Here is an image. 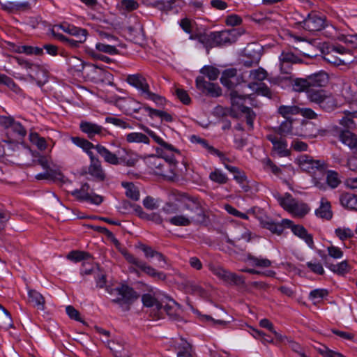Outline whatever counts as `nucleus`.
<instances>
[{
  "label": "nucleus",
  "instance_id": "8fccbe9b",
  "mask_svg": "<svg viewBox=\"0 0 357 357\" xmlns=\"http://www.w3.org/2000/svg\"><path fill=\"white\" fill-rule=\"evenodd\" d=\"M209 178L211 181L219 184H225L227 182V176L220 170L216 169L210 173Z\"/></svg>",
  "mask_w": 357,
  "mask_h": 357
},
{
  "label": "nucleus",
  "instance_id": "cd10ccee",
  "mask_svg": "<svg viewBox=\"0 0 357 357\" xmlns=\"http://www.w3.org/2000/svg\"><path fill=\"white\" fill-rule=\"evenodd\" d=\"M27 76L31 79L37 82L39 86H43L47 82V74L45 70L38 66V70H32L28 72Z\"/></svg>",
  "mask_w": 357,
  "mask_h": 357
},
{
  "label": "nucleus",
  "instance_id": "7c9ffc66",
  "mask_svg": "<svg viewBox=\"0 0 357 357\" xmlns=\"http://www.w3.org/2000/svg\"><path fill=\"white\" fill-rule=\"evenodd\" d=\"M331 207L330 202L326 199L322 198L320 206L315 211L316 215L326 220L331 219L333 213Z\"/></svg>",
  "mask_w": 357,
  "mask_h": 357
},
{
  "label": "nucleus",
  "instance_id": "9d476101",
  "mask_svg": "<svg viewBox=\"0 0 357 357\" xmlns=\"http://www.w3.org/2000/svg\"><path fill=\"white\" fill-rule=\"evenodd\" d=\"M196 86L203 93L212 97H218L222 94V90L218 84L206 81L202 76L197 77Z\"/></svg>",
  "mask_w": 357,
  "mask_h": 357
},
{
  "label": "nucleus",
  "instance_id": "b1692460",
  "mask_svg": "<svg viewBox=\"0 0 357 357\" xmlns=\"http://www.w3.org/2000/svg\"><path fill=\"white\" fill-rule=\"evenodd\" d=\"M163 311L165 312L171 319H176L178 316L179 305L174 300L169 299L166 304L162 305L161 313L157 312V316L160 317L162 315Z\"/></svg>",
  "mask_w": 357,
  "mask_h": 357
},
{
  "label": "nucleus",
  "instance_id": "412c9836",
  "mask_svg": "<svg viewBox=\"0 0 357 357\" xmlns=\"http://www.w3.org/2000/svg\"><path fill=\"white\" fill-rule=\"evenodd\" d=\"M261 224L264 228L270 230L272 233L280 234L282 233L285 226L291 227L292 222L289 220L284 219L281 223H278L268 220L261 222Z\"/></svg>",
  "mask_w": 357,
  "mask_h": 357
},
{
  "label": "nucleus",
  "instance_id": "0eeeda50",
  "mask_svg": "<svg viewBox=\"0 0 357 357\" xmlns=\"http://www.w3.org/2000/svg\"><path fill=\"white\" fill-rule=\"evenodd\" d=\"M208 268L215 276L225 283L234 285H241L245 283L243 276L231 273L218 264H210Z\"/></svg>",
  "mask_w": 357,
  "mask_h": 357
},
{
  "label": "nucleus",
  "instance_id": "0e129e2a",
  "mask_svg": "<svg viewBox=\"0 0 357 357\" xmlns=\"http://www.w3.org/2000/svg\"><path fill=\"white\" fill-rule=\"evenodd\" d=\"M306 266L314 273L318 275H323L324 273V269L321 263L316 261H308L307 262Z\"/></svg>",
  "mask_w": 357,
  "mask_h": 357
},
{
  "label": "nucleus",
  "instance_id": "bf43d9fd",
  "mask_svg": "<svg viewBox=\"0 0 357 357\" xmlns=\"http://www.w3.org/2000/svg\"><path fill=\"white\" fill-rule=\"evenodd\" d=\"M13 59H15L17 63L21 66L22 68L26 69L28 72L32 71V70H38V65L29 62V61L24 60L23 58L21 57H13Z\"/></svg>",
  "mask_w": 357,
  "mask_h": 357
},
{
  "label": "nucleus",
  "instance_id": "680f3d73",
  "mask_svg": "<svg viewBox=\"0 0 357 357\" xmlns=\"http://www.w3.org/2000/svg\"><path fill=\"white\" fill-rule=\"evenodd\" d=\"M193 138L196 140L197 142L201 144L204 148L208 149L209 152H211L213 154H215L218 155L219 157L222 156V153L220 152L218 149H215L214 147L210 146L208 142L200 137H197L196 136H193Z\"/></svg>",
  "mask_w": 357,
  "mask_h": 357
},
{
  "label": "nucleus",
  "instance_id": "3c124183",
  "mask_svg": "<svg viewBox=\"0 0 357 357\" xmlns=\"http://www.w3.org/2000/svg\"><path fill=\"white\" fill-rule=\"evenodd\" d=\"M289 212L296 216L303 217L307 213L308 208L305 204H298L296 202Z\"/></svg>",
  "mask_w": 357,
  "mask_h": 357
},
{
  "label": "nucleus",
  "instance_id": "58836bf2",
  "mask_svg": "<svg viewBox=\"0 0 357 357\" xmlns=\"http://www.w3.org/2000/svg\"><path fill=\"white\" fill-rule=\"evenodd\" d=\"M278 113L286 119H290V116L300 113V108L296 105H282L278 108Z\"/></svg>",
  "mask_w": 357,
  "mask_h": 357
},
{
  "label": "nucleus",
  "instance_id": "423d86ee",
  "mask_svg": "<svg viewBox=\"0 0 357 357\" xmlns=\"http://www.w3.org/2000/svg\"><path fill=\"white\" fill-rule=\"evenodd\" d=\"M127 82L132 86L141 91V93L147 99L151 100L157 104L162 103V98L149 90V85L146 78L140 74L130 75L127 77Z\"/></svg>",
  "mask_w": 357,
  "mask_h": 357
},
{
  "label": "nucleus",
  "instance_id": "9b49d317",
  "mask_svg": "<svg viewBox=\"0 0 357 357\" xmlns=\"http://www.w3.org/2000/svg\"><path fill=\"white\" fill-rule=\"evenodd\" d=\"M300 167L305 172H311L314 169H325L327 166L324 161L316 160L312 157L303 155L298 158Z\"/></svg>",
  "mask_w": 357,
  "mask_h": 357
},
{
  "label": "nucleus",
  "instance_id": "aec40b11",
  "mask_svg": "<svg viewBox=\"0 0 357 357\" xmlns=\"http://www.w3.org/2000/svg\"><path fill=\"white\" fill-rule=\"evenodd\" d=\"M302 59L290 52H282L280 56V69L284 73H288L289 65L298 63Z\"/></svg>",
  "mask_w": 357,
  "mask_h": 357
},
{
  "label": "nucleus",
  "instance_id": "c85d7f7f",
  "mask_svg": "<svg viewBox=\"0 0 357 357\" xmlns=\"http://www.w3.org/2000/svg\"><path fill=\"white\" fill-rule=\"evenodd\" d=\"M340 141L357 153V136L349 130H344L340 135Z\"/></svg>",
  "mask_w": 357,
  "mask_h": 357
},
{
  "label": "nucleus",
  "instance_id": "a211bd4d",
  "mask_svg": "<svg viewBox=\"0 0 357 357\" xmlns=\"http://www.w3.org/2000/svg\"><path fill=\"white\" fill-rule=\"evenodd\" d=\"M137 248L144 252L146 259L156 257L158 262L160 264V266L161 268H164V264H167L166 257L161 252L153 250L151 247L143 243H139Z\"/></svg>",
  "mask_w": 357,
  "mask_h": 357
},
{
  "label": "nucleus",
  "instance_id": "1a4fd4ad",
  "mask_svg": "<svg viewBox=\"0 0 357 357\" xmlns=\"http://www.w3.org/2000/svg\"><path fill=\"white\" fill-rule=\"evenodd\" d=\"M72 195L79 201L87 202L96 205L100 204L103 201L102 196L91 192L90 185L87 183L82 184L80 189L73 191Z\"/></svg>",
  "mask_w": 357,
  "mask_h": 357
},
{
  "label": "nucleus",
  "instance_id": "f8f14e48",
  "mask_svg": "<svg viewBox=\"0 0 357 357\" xmlns=\"http://www.w3.org/2000/svg\"><path fill=\"white\" fill-rule=\"evenodd\" d=\"M184 208L189 211L188 215H195L199 218L198 222L204 221V212L197 198L188 197L184 203Z\"/></svg>",
  "mask_w": 357,
  "mask_h": 357
},
{
  "label": "nucleus",
  "instance_id": "c756f323",
  "mask_svg": "<svg viewBox=\"0 0 357 357\" xmlns=\"http://www.w3.org/2000/svg\"><path fill=\"white\" fill-rule=\"evenodd\" d=\"M199 218L195 215H175L170 219L169 222L175 226H188L191 222H199Z\"/></svg>",
  "mask_w": 357,
  "mask_h": 357
},
{
  "label": "nucleus",
  "instance_id": "4c0bfd02",
  "mask_svg": "<svg viewBox=\"0 0 357 357\" xmlns=\"http://www.w3.org/2000/svg\"><path fill=\"white\" fill-rule=\"evenodd\" d=\"M275 132L281 137L294 135L292 120L286 119L284 121L282 122L280 126L275 129Z\"/></svg>",
  "mask_w": 357,
  "mask_h": 357
},
{
  "label": "nucleus",
  "instance_id": "72a5a7b5",
  "mask_svg": "<svg viewBox=\"0 0 357 357\" xmlns=\"http://www.w3.org/2000/svg\"><path fill=\"white\" fill-rule=\"evenodd\" d=\"M126 140L128 143H143L145 144L150 143L149 138L147 135L137 132L127 134L126 135Z\"/></svg>",
  "mask_w": 357,
  "mask_h": 357
},
{
  "label": "nucleus",
  "instance_id": "e2e57ef3",
  "mask_svg": "<svg viewBox=\"0 0 357 357\" xmlns=\"http://www.w3.org/2000/svg\"><path fill=\"white\" fill-rule=\"evenodd\" d=\"M242 113L245 114L246 123L250 127V129L253 128V121L255 119V113L249 107H243Z\"/></svg>",
  "mask_w": 357,
  "mask_h": 357
},
{
  "label": "nucleus",
  "instance_id": "a878e982",
  "mask_svg": "<svg viewBox=\"0 0 357 357\" xmlns=\"http://www.w3.org/2000/svg\"><path fill=\"white\" fill-rule=\"evenodd\" d=\"M182 284L186 293L197 295L203 298L207 296L206 291L192 280H186Z\"/></svg>",
  "mask_w": 357,
  "mask_h": 357
},
{
  "label": "nucleus",
  "instance_id": "6e6552de",
  "mask_svg": "<svg viewBox=\"0 0 357 357\" xmlns=\"http://www.w3.org/2000/svg\"><path fill=\"white\" fill-rule=\"evenodd\" d=\"M297 24L310 32L319 31L326 26V17L316 13H310L303 21Z\"/></svg>",
  "mask_w": 357,
  "mask_h": 357
},
{
  "label": "nucleus",
  "instance_id": "79ce46f5",
  "mask_svg": "<svg viewBox=\"0 0 357 357\" xmlns=\"http://www.w3.org/2000/svg\"><path fill=\"white\" fill-rule=\"evenodd\" d=\"M126 189V195L130 199L137 201L139 199V192L137 188L132 183H122Z\"/></svg>",
  "mask_w": 357,
  "mask_h": 357
},
{
  "label": "nucleus",
  "instance_id": "f257e3e1",
  "mask_svg": "<svg viewBox=\"0 0 357 357\" xmlns=\"http://www.w3.org/2000/svg\"><path fill=\"white\" fill-rule=\"evenodd\" d=\"M20 141L5 139L0 144V156L11 162L24 163L31 155L30 149L22 144Z\"/></svg>",
  "mask_w": 357,
  "mask_h": 357
},
{
  "label": "nucleus",
  "instance_id": "20e7f679",
  "mask_svg": "<svg viewBox=\"0 0 357 357\" xmlns=\"http://www.w3.org/2000/svg\"><path fill=\"white\" fill-rule=\"evenodd\" d=\"M0 126L6 130V139L21 141L26 135L25 128L10 116H0Z\"/></svg>",
  "mask_w": 357,
  "mask_h": 357
},
{
  "label": "nucleus",
  "instance_id": "f03ea898",
  "mask_svg": "<svg viewBox=\"0 0 357 357\" xmlns=\"http://www.w3.org/2000/svg\"><path fill=\"white\" fill-rule=\"evenodd\" d=\"M121 253L126 260L132 265L129 268L130 272L139 275V271H141L154 279L162 281L166 280L167 275L165 273L156 270L146 261L135 257L126 250H122Z\"/></svg>",
  "mask_w": 357,
  "mask_h": 357
},
{
  "label": "nucleus",
  "instance_id": "ddd939ff",
  "mask_svg": "<svg viewBox=\"0 0 357 357\" xmlns=\"http://www.w3.org/2000/svg\"><path fill=\"white\" fill-rule=\"evenodd\" d=\"M267 139L273 144V150L276 152L280 157L289 156L291 153L287 149V143L282 137H279L276 135H268Z\"/></svg>",
  "mask_w": 357,
  "mask_h": 357
},
{
  "label": "nucleus",
  "instance_id": "603ef678",
  "mask_svg": "<svg viewBox=\"0 0 357 357\" xmlns=\"http://www.w3.org/2000/svg\"><path fill=\"white\" fill-rule=\"evenodd\" d=\"M91 257L90 254L82 251H72L68 253V259L74 261H80L83 259H88Z\"/></svg>",
  "mask_w": 357,
  "mask_h": 357
},
{
  "label": "nucleus",
  "instance_id": "052dcab7",
  "mask_svg": "<svg viewBox=\"0 0 357 357\" xmlns=\"http://www.w3.org/2000/svg\"><path fill=\"white\" fill-rule=\"evenodd\" d=\"M337 236L342 241L353 237L354 233L349 228H337L335 231Z\"/></svg>",
  "mask_w": 357,
  "mask_h": 357
},
{
  "label": "nucleus",
  "instance_id": "dca6fc26",
  "mask_svg": "<svg viewBox=\"0 0 357 357\" xmlns=\"http://www.w3.org/2000/svg\"><path fill=\"white\" fill-rule=\"evenodd\" d=\"M1 8L8 13L25 11L30 8V3L28 1L15 2L8 0H0Z\"/></svg>",
  "mask_w": 357,
  "mask_h": 357
},
{
  "label": "nucleus",
  "instance_id": "4d7b16f0",
  "mask_svg": "<svg viewBox=\"0 0 357 357\" xmlns=\"http://www.w3.org/2000/svg\"><path fill=\"white\" fill-rule=\"evenodd\" d=\"M72 141L74 144L82 148L85 151H88V149H95L96 147V146L89 141L78 137H73Z\"/></svg>",
  "mask_w": 357,
  "mask_h": 357
},
{
  "label": "nucleus",
  "instance_id": "4be33fe9",
  "mask_svg": "<svg viewBox=\"0 0 357 357\" xmlns=\"http://www.w3.org/2000/svg\"><path fill=\"white\" fill-rule=\"evenodd\" d=\"M88 173L96 180L102 181L105 178V174L102 168L99 159H93L88 168Z\"/></svg>",
  "mask_w": 357,
  "mask_h": 357
},
{
  "label": "nucleus",
  "instance_id": "6ab92c4d",
  "mask_svg": "<svg viewBox=\"0 0 357 357\" xmlns=\"http://www.w3.org/2000/svg\"><path fill=\"white\" fill-rule=\"evenodd\" d=\"M230 100L231 103V115L234 117L236 116L234 112L236 110L243 112V107H246L243 105V102L247 98L248 96L241 95L235 90H232L230 92Z\"/></svg>",
  "mask_w": 357,
  "mask_h": 357
},
{
  "label": "nucleus",
  "instance_id": "a19ab883",
  "mask_svg": "<svg viewBox=\"0 0 357 357\" xmlns=\"http://www.w3.org/2000/svg\"><path fill=\"white\" fill-rule=\"evenodd\" d=\"M293 89L296 92L306 91L308 93L310 90L307 78H296L293 82Z\"/></svg>",
  "mask_w": 357,
  "mask_h": 357
},
{
  "label": "nucleus",
  "instance_id": "e433bc0d",
  "mask_svg": "<svg viewBox=\"0 0 357 357\" xmlns=\"http://www.w3.org/2000/svg\"><path fill=\"white\" fill-rule=\"evenodd\" d=\"M325 264L331 271L340 275H344L349 270V266L347 261H343L337 264H332L328 263L326 259Z\"/></svg>",
  "mask_w": 357,
  "mask_h": 357
},
{
  "label": "nucleus",
  "instance_id": "7ed1b4c3",
  "mask_svg": "<svg viewBox=\"0 0 357 357\" xmlns=\"http://www.w3.org/2000/svg\"><path fill=\"white\" fill-rule=\"evenodd\" d=\"M307 98L310 102L317 104L322 109L331 112L337 107L334 96L323 89H310Z\"/></svg>",
  "mask_w": 357,
  "mask_h": 357
},
{
  "label": "nucleus",
  "instance_id": "864d4df0",
  "mask_svg": "<svg viewBox=\"0 0 357 357\" xmlns=\"http://www.w3.org/2000/svg\"><path fill=\"white\" fill-rule=\"evenodd\" d=\"M296 201L291 197L290 194H286L284 197L279 199L280 204L287 211H290L294 206V204Z\"/></svg>",
  "mask_w": 357,
  "mask_h": 357
},
{
  "label": "nucleus",
  "instance_id": "2f4dec72",
  "mask_svg": "<svg viewBox=\"0 0 357 357\" xmlns=\"http://www.w3.org/2000/svg\"><path fill=\"white\" fill-rule=\"evenodd\" d=\"M107 347L112 351L115 357H130L128 351L124 346L114 340L107 341Z\"/></svg>",
  "mask_w": 357,
  "mask_h": 357
},
{
  "label": "nucleus",
  "instance_id": "f704fd0d",
  "mask_svg": "<svg viewBox=\"0 0 357 357\" xmlns=\"http://www.w3.org/2000/svg\"><path fill=\"white\" fill-rule=\"evenodd\" d=\"M116 43H110L104 42H99L96 44V50L98 52L106 53L110 55L117 54L119 53L116 47Z\"/></svg>",
  "mask_w": 357,
  "mask_h": 357
},
{
  "label": "nucleus",
  "instance_id": "c03bdc74",
  "mask_svg": "<svg viewBox=\"0 0 357 357\" xmlns=\"http://www.w3.org/2000/svg\"><path fill=\"white\" fill-rule=\"evenodd\" d=\"M326 183L331 188H337L341 183L338 173L335 171L328 170L326 172Z\"/></svg>",
  "mask_w": 357,
  "mask_h": 357
},
{
  "label": "nucleus",
  "instance_id": "09e8293b",
  "mask_svg": "<svg viewBox=\"0 0 357 357\" xmlns=\"http://www.w3.org/2000/svg\"><path fill=\"white\" fill-rule=\"evenodd\" d=\"M271 13L257 12L252 15V20L261 24H268L272 19L269 16Z\"/></svg>",
  "mask_w": 357,
  "mask_h": 357
},
{
  "label": "nucleus",
  "instance_id": "ea45409f",
  "mask_svg": "<svg viewBox=\"0 0 357 357\" xmlns=\"http://www.w3.org/2000/svg\"><path fill=\"white\" fill-rule=\"evenodd\" d=\"M29 137L30 142L35 144L39 150L44 151L47 149V142L45 139L40 137L37 132H30Z\"/></svg>",
  "mask_w": 357,
  "mask_h": 357
},
{
  "label": "nucleus",
  "instance_id": "f3484780",
  "mask_svg": "<svg viewBox=\"0 0 357 357\" xmlns=\"http://www.w3.org/2000/svg\"><path fill=\"white\" fill-rule=\"evenodd\" d=\"M307 78L310 89L325 86L328 84L329 79L328 74L324 71H319L312 74L308 75Z\"/></svg>",
  "mask_w": 357,
  "mask_h": 357
},
{
  "label": "nucleus",
  "instance_id": "bb28decb",
  "mask_svg": "<svg viewBox=\"0 0 357 357\" xmlns=\"http://www.w3.org/2000/svg\"><path fill=\"white\" fill-rule=\"evenodd\" d=\"M28 302L34 307H37L38 310H43L45 309V298L40 293L34 289L29 290Z\"/></svg>",
  "mask_w": 357,
  "mask_h": 357
},
{
  "label": "nucleus",
  "instance_id": "338daca9",
  "mask_svg": "<svg viewBox=\"0 0 357 357\" xmlns=\"http://www.w3.org/2000/svg\"><path fill=\"white\" fill-rule=\"evenodd\" d=\"M341 40L344 41L350 47L357 48V34L343 36Z\"/></svg>",
  "mask_w": 357,
  "mask_h": 357
},
{
  "label": "nucleus",
  "instance_id": "a18cd8bd",
  "mask_svg": "<svg viewBox=\"0 0 357 357\" xmlns=\"http://www.w3.org/2000/svg\"><path fill=\"white\" fill-rule=\"evenodd\" d=\"M213 36V32H211L209 34L202 33V36L199 37V43L207 50V52H208L211 48L215 47Z\"/></svg>",
  "mask_w": 357,
  "mask_h": 357
},
{
  "label": "nucleus",
  "instance_id": "6e6d98bb",
  "mask_svg": "<svg viewBox=\"0 0 357 357\" xmlns=\"http://www.w3.org/2000/svg\"><path fill=\"white\" fill-rule=\"evenodd\" d=\"M267 73L263 68H258L250 71V79L253 81H262L266 78Z\"/></svg>",
  "mask_w": 357,
  "mask_h": 357
},
{
  "label": "nucleus",
  "instance_id": "39448f33",
  "mask_svg": "<svg viewBox=\"0 0 357 357\" xmlns=\"http://www.w3.org/2000/svg\"><path fill=\"white\" fill-rule=\"evenodd\" d=\"M112 294L116 296L112 300V302L119 304L125 311L128 310L130 305L139 297L137 293L132 287L126 284L114 288Z\"/></svg>",
  "mask_w": 357,
  "mask_h": 357
},
{
  "label": "nucleus",
  "instance_id": "774afa93",
  "mask_svg": "<svg viewBox=\"0 0 357 357\" xmlns=\"http://www.w3.org/2000/svg\"><path fill=\"white\" fill-rule=\"evenodd\" d=\"M143 204L144 207L149 210H153L158 208V202L152 197L147 196L143 200Z\"/></svg>",
  "mask_w": 357,
  "mask_h": 357
},
{
  "label": "nucleus",
  "instance_id": "49530a36",
  "mask_svg": "<svg viewBox=\"0 0 357 357\" xmlns=\"http://www.w3.org/2000/svg\"><path fill=\"white\" fill-rule=\"evenodd\" d=\"M142 129L146 132L150 137H151L154 141L160 144V146H163L164 148L168 149V150H174L173 146L171 144H169L166 143L165 141H163L160 137L157 136L155 132L152 130H151L149 128L144 126H141Z\"/></svg>",
  "mask_w": 357,
  "mask_h": 357
},
{
  "label": "nucleus",
  "instance_id": "de8ad7c7",
  "mask_svg": "<svg viewBox=\"0 0 357 357\" xmlns=\"http://www.w3.org/2000/svg\"><path fill=\"white\" fill-rule=\"evenodd\" d=\"M200 73L212 81L217 79L220 75V71L218 68L210 66L203 67L200 70Z\"/></svg>",
  "mask_w": 357,
  "mask_h": 357
},
{
  "label": "nucleus",
  "instance_id": "13d9d810",
  "mask_svg": "<svg viewBox=\"0 0 357 357\" xmlns=\"http://www.w3.org/2000/svg\"><path fill=\"white\" fill-rule=\"evenodd\" d=\"M192 346L184 339H181V342L178 344V353L177 356L181 354L186 355L187 354H192Z\"/></svg>",
  "mask_w": 357,
  "mask_h": 357
},
{
  "label": "nucleus",
  "instance_id": "473e14b6",
  "mask_svg": "<svg viewBox=\"0 0 357 357\" xmlns=\"http://www.w3.org/2000/svg\"><path fill=\"white\" fill-rule=\"evenodd\" d=\"M341 204L346 208L357 211V195L351 193H343L340 195Z\"/></svg>",
  "mask_w": 357,
  "mask_h": 357
},
{
  "label": "nucleus",
  "instance_id": "5701e85b",
  "mask_svg": "<svg viewBox=\"0 0 357 357\" xmlns=\"http://www.w3.org/2000/svg\"><path fill=\"white\" fill-rule=\"evenodd\" d=\"M213 39L216 46L231 44L234 42V36L231 31H222L220 32H213Z\"/></svg>",
  "mask_w": 357,
  "mask_h": 357
},
{
  "label": "nucleus",
  "instance_id": "4468645a",
  "mask_svg": "<svg viewBox=\"0 0 357 357\" xmlns=\"http://www.w3.org/2000/svg\"><path fill=\"white\" fill-rule=\"evenodd\" d=\"M220 82L222 85L228 89H232L240 82L237 77V70L236 68H229L223 71Z\"/></svg>",
  "mask_w": 357,
  "mask_h": 357
},
{
  "label": "nucleus",
  "instance_id": "69168bd1",
  "mask_svg": "<svg viewBox=\"0 0 357 357\" xmlns=\"http://www.w3.org/2000/svg\"><path fill=\"white\" fill-rule=\"evenodd\" d=\"M328 291L326 289H317L312 291L310 293L309 298L313 301H317L319 299L324 298L327 296Z\"/></svg>",
  "mask_w": 357,
  "mask_h": 357
},
{
  "label": "nucleus",
  "instance_id": "5fc2aeb1",
  "mask_svg": "<svg viewBox=\"0 0 357 357\" xmlns=\"http://www.w3.org/2000/svg\"><path fill=\"white\" fill-rule=\"evenodd\" d=\"M70 34L75 36L78 38V42H84L86 39L87 31L84 29L72 26L70 27Z\"/></svg>",
  "mask_w": 357,
  "mask_h": 357
},
{
  "label": "nucleus",
  "instance_id": "37998d69",
  "mask_svg": "<svg viewBox=\"0 0 357 357\" xmlns=\"http://www.w3.org/2000/svg\"><path fill=\"white\" fill-rule=\"evenodd\" d=\"M62 178L63 175L61 172L53 169L46 170V172L43 174H38L36 176V178L38 180L52 179L54 181H60Z\"/></svg>",
  "mask_w": 357,
  "mask_h": 357
},
{
  "label": "nucleus",
  "instance_id": "393cba45",
  "mask_svg": "<svg viewBox=\"0 0 357 357\" xmlns=\"http://www.w3.org/2000/svg\"><path fill=\"white\" fill-rule=\"evenodd\" d=\"M80 129L82 132L87 134L90 139H92L96 135H101L103 132L102 126L86 121L80 123Z\"/></svg>",
  "mask_w": 357,
  "mask_h": 357
},
{
  "label": "nucleus",
  "instance_id": "c9c22d12",
  "mask_svg": "<svg viewBox=\"0 0 357 357\" xmlns=\"http://www.w3.org/2000/svg\"><path fill=\"white\" fill-rule=\"evenodd\" d=\"M143 305L148 307H153L157 312L161 313L162 304L158 301L153 296L149 294H144L142 297Z\"/></svg>",
  "mask_w": 357,
  "mask_h": 357
},
{
  "label": "nucleus",
  "instance_id": "2eb2a0df",
  "mask_svg": "<svg viewBox=\"0 0 357 357\" xmlns=\"http://www.w3.org/2000/svg\"><path fill=\"white\" fill-rule=\"evenodd\" d=\"M95 149L97 151L98 153L103 158L104 160L109 164L118 165L121 161H124L123 158H119L116 154L112 153L102 145H96Z\"/></svg>",
  "mask_w": 357,
  "mask_h": 357
}]
</instances>
